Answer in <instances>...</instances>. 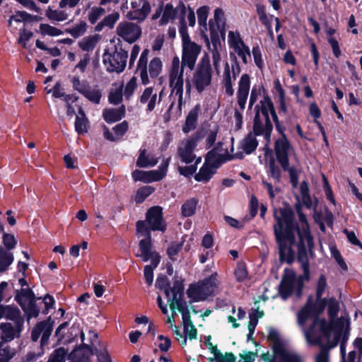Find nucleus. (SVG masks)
<instances>
[{
  "instance_id": "1",
  "label": "nucleus",
  "mask_w": 362,
  "mask_h": 362,
  "mask_svg": "<svg viewBox=\"0 0 362 362\" xmlns=\"http://www.w3.org/2000/svg\"><path fill=\"white\" fill-rule=\"evenodd\" d=\"M299 216V225L294 221V214L291 208L284 207L274 209L276 223L273 226L276 242L278 245L280 259L288 264L293 262L294 251L293 245L298 248V260L300 263L303 275L308 279L309 275V261L308 252L312 253L314 247L313 238L310 234L309 225L301 208L296 205Z\"/></svg>"
},
{
  "instance_id": "2",
  "label": "nucleus",
  "mask_w": 362,
  "mask_h": 362,
  "mask_svg": "<svg viewBox=\"0 0 362 362\" xmlns=\"http://www.w3.org/2000/svg\"><path fill=\"white\" fill-rule=\"evenodd\" d=\"M330 332L327 327L326 320L316 318L308 329H304L306 341L311 345L318 344L320 351L315 356V362H329V350L337 346L339 336L331 339ZM293 362H303L302 357L296 351L293 356Z\"/></svg>"
},
{
  "instance_id": "3",
  "label": "nucleus",
  "mask_w": 362,
  "mask_h": 362,
  "mask_svg": "<svg viewBox=\"0 0 362 362\" xmlns=\"http://www.w3.org/2000/svg\"><path fill=\"white\" fill-rule=\"evenodd\" d=\"M255 115L253 121L254 134L257 136L263 135L265 140L269 142L273 129L269 113L272 117L276 128L279 129V121L274 104L272 100L267 96L260 101V105H255Z\"/></svg>"
},
{
  "instance_id": "4",
  "label": "nucleus",
  "mask_w": 362,
  "mask_h": 362,
  "mask_svg": "<svg viewBox=\"0 0 362 362\" xmlns=\"http://www.w3.org/2000/svg\"><path fill=\"white\" fill-rule=\"evenodd\" d=\"M168 83L170 89L168 97L170 105L166 114L169 117L170 115L180 116L184 104V78L182 69L178 66L176 61L174 62L173 69L169 71Z\"/></svg>"
},
{
  "instance_id": "5",
  "label": "nucleus",
  "mask_w": 362,
  "mask_h": 362,
  "mask_svg": "<svg viewBox=\"0 0 362 362\" xmlns=\"http://www.w3.org/2000/svg\"><path fill=\"white\" fill-rule=\"evenodd\" d=\"M180 33L182 37V61L180 62L177 56H175L172 60L170 69H173L174 62L176 61L178 66L182 69V74H184L185 66H187L190 71L194 69L197 60L202 51V46L191 40L186 28H181Z\"/></svg>"
},
{
  "instance_id": "6",
  "label": "nucleus",
  "mask_w": 362,
  "mask_h": 362,
  "mask_svg": "<svg viewBox=\"0 0 362 362\" xmlns=\"http://www.w3.org/2000/svg\"><path fill=\"white\" fill-rule=\"evenodd\" d=\"M274 150L277 161L283 170L289 173L293 187H297L299 170L294 166H289L288 156L293 148L284 134H282V136L276 141Z\"/></svg>"
},
{
  "instance_id": "7",
  "label": "nucleus",
  "mask_w": 362,
  "mask_h": 362,
  "mask_svg": "<svg viewBox=\"0 0 362 362\" xmlns=\"http://www.w3.org/2000/svg\"><path fill=\"white\" fill-rule=\"evenodd\" d=\"M149 50L145 49L141 52L137 62L136 73L139 75L142 84L147 85L150 83L149 78H155L159 76L162 71L163 63L160 58H153L148 62Z\"/></svg>"
},
{
  "instance_id": "8",
  "label": "nucleus",
  "mask_w": 362,
  "mask_h": 362,
  "mask_svg": "<svg viewBox=\"0 0 362 362\" xmlns=\"http://www.w3.org/2000/svg\"><path fill=\"white\" fill-rule=\"evenodd\" d=\"M212 71L209 58L202 57L192 78V83L199 93L207 90L211 84Z\"/></svg>"
},
{
  "instance_id": "9",
  "label": "nucleus",
  "mask_w": 362,
  "mask_h": 362,
  "mask_svg": "<svg viewBox=\"0 0 362 362\" xmlns=\"http://www.w3.org/2000/svg\"><path fill=\"white\" fill-rule=\"evenodd\" d=\"M217 285L216 274H214L197 284L191 285L187 293L193 301L204 300L214 292Z\"/></svg>"
},
{
  "instance_id": "10",
  "label": "nucleus",
  "mask_w": 362,
  "mask_h": 362,
  "mask_svg": "<svg viewBox=\"0 0 362 362\" xmlns=\"http://www.w3.org/2000/svg\"><path fill=\"white\" fill-rule=\"evenodd\" d=\"M40 299L41 298H35L33 291L30 288H22L15 296V300L21 305L28 320L39 315L40 308L37 305L36 300Z\"/></svg>"
},
{
  "instance_id": "11",
  "label": "nucleus",
  "mask_w": 362,
  "mask_h": 362,
  "mask_svg": "<svg viewBox=\"0 0 362 362\" xmlns=\"http://www.w3.org/2000/svg\"><path fill=\"white\" fill-rule=\"evenodd\" d=\"M128 52L122 49H115L112 53L105 52L103 62L108 72L119 74L127 65Z\"/></svg>"
},
{
  "instance_id": "12",
  "label": "nucleus",
  "mask_w": 362,
  "mask_h": 362,
  "mask_svg": "<svg viewBox=\"0 0 362 362\" xmlns=\"http://www.w3.org/2000/svg\"><path fill=\"white\" fill-rule=\"evenodd\" d=\"M202 138V134L197 132L191 137L182 140L179 144L177 156L183 163H191L196 158L194 151Z\"/></svg>"
},
{
  "instance_id": "13",
  "label": "nucleus",
  "mask_w": 362,
  "mask_h": 362,
  "mask_svg": "<svg viewBox=\"0 0 362 362\" xmlns=\"http://www.w3.org/2000/svg\"><path fill=\"white\" fill-rule=\"evenodd\" d=\"M117 35L129 43L136 42L142 34L139 25L129 21H122L116 28Z\"/></svg>"
},
{
  "instance_id": "14",
  "label": "nucleus",
  "mask_w": 362,
  "mask_h": 362,
  "mask_svg": "<svg viewBox=\"0 0 362 362\" xmlns=\"http://www.w3.org/2000/svg\"><path fill=\"white\" fill-rule=\"evenodd\" d=\"M72 78L73 88L75 90L93 103H100L101 92L97 86H90L86 81H81L78 76H74Z\"/></svg>"
},
{
  "instance_id": "15",
  "label": "nucleus",
  "mask_w": 362,
  "mask_h": 362,
  "mask_svg": "<svg viewBox=\"0 0 362 362\" xmlns=\"http://www.w3.org/2000/svg\"><path fill=\"white\" fill-rule=\"evenodd\" d=\"M184 287L178 281L174 282L170 288L171 293H173L175 305L177 310L181 313L182 322H186L191 320L190 308L188 303L182 299ZM192 308V307H191Z\"/></svg>"
},
{
  "instance_id": "16",
  "label": "nucleus",
  "mask_w": 362,
  "mask_h": 362,
  "mask_svg": "<svg viewBox=\"0 0 362 362\" xmlns=\"http://www.w3.org/2000/svg\"><path fill=\"white\" fill-rule=\"evenodd\" d=\"M274 357H271L269 354H262L261 356L263 362H293V356L296 355V351L286 347L281 343H276L273 346Z\"/></svg>"
},
{
  "instance_id": "17",
  "label": "nucleus",
  "mask_w": 362,
  "mask_h": 362,
  "mask_svg": "<svg viewBox=\"0 0 362 362\" xmlns=\"http://www.w3.org/2000/svg\"><path fill=\"white\" fill-rule=\"evenodd\" d=\"M296 286L298 287L296 296L300 297L303 285L300 282L296 280L293 272L286 269V275L283 278L279 288V293L282 298L286 299L293 292Z\"/></svg>"
},
{
  "instance_id": "18",
  "label": "nucleus",
  "mask_w": 362,
  "mask_h": 362,
  "mask_svg": "<svg viewBox=\"0 0 362 362\" xmlns=\"http://www.w3.org/2000/svg\"><path fill=\"white\" fill-rule=\"evenodd\" d=\"M131 8L127 14V18L131 21H144L151 11V6L147 0H132Z\"/></svg>"
},
{
  "instance_id": "19",
  "label": "nucleus",
  "mask_w": 362,
  "mask_h": 362,
  "mask_svg": "<svg viewBox=\"0 0 362 362\" xmlns=\"http://www.w3.org/2000/svg\"><path fill=\"white\" fill-rule=\"evenodd\" d=\"M326 325L329 332H330L331 339H332L336 335L339 336V341L346 343L349 337V321L345 317H340L332 325Z\"/></svg>"
},
{
  "instance_id": "20",
  "label": "nucleus",
  "mask_w": 362,
  "mask_h": 362,
  "mask_svg": "<svg viewBox=\"0 0 362 362\" xmlns=\"http://www.w3.org/2000/svg\"><path fill=\"white\" fill-rule=\"evenodd\" d=\"M146 220L151 230L165 231L166 226L163 218L162 209L160 206L150 208L146 213Z\"/></svg>"
},
{
  "instance_id": "21",
  "label": "nucleus",
  "mask_w": 362,
  "mask_h": 362,
  "mask_svg": "<svg viewBox=\"0 0 362 362\" xmlns=\"http://www.w3.org/2000/svg\"><path fill=\"white\" fill-rule=\"evenodd\" d=\"M139 246L140 253H137L136 255L141 257L144 262L151 260L153 267H157L160 262V257L157 252L151 251V238L141 240Z\"/></svg>"
},
{
  "instance_id": "22",
  "label": "nucleus",
  "mask_w": 362,
  "mask_h": 362,
  "mask_svg": "<svg viewBox=\"0 0 362 362\" xmlns=\"http://www.w3.org/2000/svg\"><path fill=\"white\" fill-rule=\"evenodd\" d=\"M52 332V324L49 321H42L37 324L31 332V339L36 341L42 334L40 346L42 349L48 344L49 338Z\"/></svg>"
},
{
  "instance_id": "23",
  "label": "nucleus",
  "mask_w": 362,
  "mask_h": 362,
  "mask_svg": "<svg viewBox=\"0 0 362 362\" xmlns=\"http://www.w3.org/2000/svg\"><path fill=\"white\" fill-rule=\"evenodd\" d=\"M322 301L324 307L325 300L323 299ZM322 310L323 308L318 310L316 303L311 297L309 298L306 305L298 313V324L303 327L308 319L315 317Z\"/></svg>"
},
{
  "instance_id": "24",
  "label": "nucleus",
  "mask_w": 362,
  "mask_h": 362,
  "mask_svg": "<svg viewBox=\"0 0 362 362\" xmlns=\"http://www.w3.org/2000/svg\"><path fill=\"white\" fill-rule=\"evenodd\" d=\"M23 323H15L13 326L11 323H0L1 342H10L16 338H19L23 329Z\"/></svg>"
},
{
  "instance_id": "25",
  "label": "nucleus",
  "mask_w": 362,
  "mask_h": 362,
  "mask_svg": "<svg viewBox=\"0 0 362 362\" xmlns=\"http://www.w3.org/2000/svg\"><path fill=\"white\" fill-rule=\"evenodd\" d=\"M218 168V163L210 156V153L206 158L205 163L200 168L198 173L194 175V179L198 182H208L216 170Z\"/></svg>"
},
{
  "instance_id": "26",
  "label": "nucleus",
  "mask_w": 362,
  "mask_h": 362,
  "mask_svg": "<svg viewBox=\"0 0 362 362\" xmlns=\"http://www.w3.org/2000/svg\"><path fill=\"white\" fill-rule=\"evenodd\" d=\"M250 89V77L247 74L241 76L238 81L237 92V103L240 110L243 111L245 108Z\"/></svg>"
},
{
  "instance_id": "27",
  "label": "nucleus",
  "mask_w": 362,
  "mask_h": 362,
  "mask_svg": "<svg viewBox=\"0 0 362 362\" xmlns=\"http://www.w3.org/2000/svg\"><path fill=\"white\" fill-rule=\"evenodd\" d=\"M165 174L163 170L143 171L135 170L132 172V176L135 182L142 181L145 183H150L160 180L163 178Z\"/></svg>"
},
{
  "instance_id": "28",
  "label": "nucleus",
  "mask_w": 362,
  "mask_h": 362,
  "mask_svg": "<svg viewBox=\"0 0 362 362\" xmlns=\"http://www.w3.org/2000/svg\"><path fill=\"white\" fill-rule=\"evenodd\" d=\"M209 25L211 34L218 35V33H220L221 37L225 38V17L221 8L215 9L214 20L209 21Z\"/></svg>"
},
{
  "instance_id": "29",
  "label": "nucleus",
  "mask_w": 362,
  "mask_h": 362,
  "mask_svg": "<svg viewBox=\"0 0 362 362\" xmlns=\"http://www.w3.org/2000/svg\"><path fill=\"white\" fill-rule=\"evenodd\" d=\"M119 0H100L99 6H93L90 8L88 13V20L94 25L96 22L105 13V10L102 6H107V4L116 5L119 4Z\"/></svg>"
},
{
  "instance_id": "30",
  "label": "nucleus",
  "mask_w": 362,
  "mask_h": 362,
  "mask_svg": "<svg viewBox=\"0 0 362 362\" xmlns=\"http://www.w3.org/2000/svg\"><path fill=\"white\" fill-rule=\"evenodd\" d=\"M157 100V93L154 92L152 87L145 88L139 98L141 104L147 105V110L148 112H152L154 110L158 102Z\"/></svg>"
},
{
  "instance_id": "31",
  "label": "nucleus",
  "mask_w": 362,
  "mask_h": 362,
  "mask_svg": "<svg viewBox=\"0 0 362 362\" xmlns=\"http://www.w3.org/2000/svg\"><path fill=\"white\" fill-rule=\"evenodd\" d=\"M74 127L78 134H86L88 131L89 121L81 107H79L78 115L76 116Z\"/></svg>"
},
{
  "instance_id": "32",
  "label": "nucleus",
  "mask_w": 362,
  "mask_h": 362,
  "mask_svg": "<svg viewBox=\"0 0 362 362\" xmlns=\"http://www.w3.org/2000/svg\"><path fill=\"white\" fill-rule=\"evenodd\" d=\"M220 36H211V41L212 47L209 45V49L212 54L213 65L216 72L219 73V62L221 61V42L219 40Z\"/></svg>"
},
{
  "instance_id": "33",
  "label": "nucleus",
  "mask_w": 362,
  "mask_h": 362,
  "mask_svg": "<svg viewBox=\"0 0 362 362\" xmlns=\"http://www.w3.org/2000/svg\"><path fill=\"white\" fill-rule=\"evenodd\" d=\"M119 17L120 15L117 11H113L112 13L108 14L95 25V31L100 32L104 28L112 29L119 21Z\"/></svg>"
},
{
  "instance_id": "34",
  "label": "nucleus",
  "mask_w": 362,
  "mask_h": 362,
  "mask_svg": "<svg viewBox=\"0 0 362 362\" xmlns=\"http://www.w3.org/2000/svg\"><path fill=\"white\" fill-rule=\"evenodd\" d=\"M199 112V107L198 105H196L189 111L187 116L185 124L182 128V131L185 133H188L197 127Z\"/></svg>"
},
{
  "instance_id": "35",
  "label": "nucleus",
  "mask_w": 362,
  "mask_h": 362,
  "mask_svg": "<svg viewBox=\"0 0 362 362\" xmlns=\"http://www.w3.org/2000/svg\"><path fill=\"white\" fill-rule=\"evenodd\" d=\"M125 114V107L122 105L119 108L107 109L103 112L104 119L107 123H113L120 120Z\"/></svg>"
},
{
  "instance_id": "36",
  "label": "nucleus",
  "mask_w": 362,
  "mask_h": 362,
  "mask_svg": "<svg viewBox=\"0 0 362 362\" xmlns=\"http://www.w3.org/2000/svg\"><path fill=\"white\" fill-rule=\"evenodd\" d=\"M158 163V159L152 154H146V149H141L136 160V165L140 168L153 167Z\"/></svg>"
},
{
  "instance_id": "37",
  "label": "nucleus",
  "mask_w": 362,
  "mask_h": 362,
  "mask_svg": "<svg viewBox=\"0 0 362 362\" xmlns=\"http://www.w3.org/2000/svg\"><path fill=\"white\" fill-rule=\"evenodd\" d=\"M180 9L182 13L185 12V6L182 2L180 3L179 6H177L176 8H174L173 5L170 4H167L165 6L163 13L161 18V23H167L170 20H173L175 18L177 10Z\"/></svg>"
},
{
  "instance_id": "38",
  "label": "nucleus",
  "mask_w": 362,
  "mask_h": 362,
  "mask_svg": "<svg viewBox=\"0 0 362 362\" xmlns=\"http://www.w3.org/2000/svg\"><path fill=\"white\" fill-rule=\"evenodd\" d=\"M255 134L254 135L252 133H250L245 139L241 141L240 144V148L246 154L251 153L257 148L258 142L255 138Z\"/></svg>"
},
{
  "instance_id": "39",
  "label": "nucleus",
  "mask_w": 362,
  "mask_h": 362,
  "mask_svg": "<svg viewBox=\"0 0 362 362\" xmlns=\"http://www.w3.org/2000/svg\"><path fill=\"white\" fill-rule=\"evenodd\" d=\"M240 72V68L237 62H235L234 64L232 65L230 69L229 64L228 62L225 63L224 70L223 73V81H233L236 79L237 76Z\"/></svg>"
},
{
  "instance_id": "40",
  "label": "nucleus",
  "mask_w": 362,
  "mask_h": 362,
  "mask_svg": "<svg viewBox=\"0 0 362 362\" xmlns=\"http://www.w3.org/2000/svg\"><path fill=\"white\" fill-rule=\"evenodd\" d=\"M93 354L89 346L83 344L82 347L75 349L71 354L78 362H88L90 356Z\"/></svg>"
},
{
  "instance_id": "41",
  "label": "nucleus",
  "mask_w": 362,
  "mask_h": 362,
  "mask_svg": "<svg viewBox=\"0 0 362 362\" xmlns=\"http://www.w3.org/2000/svg\"><path fill=\"white\" fill-rule=\"evenodd\" d=\"M4 318L13 321L14 323H23L20 310L14 305H5Z\"/></svg>"
},
{
  "instance_id": "42",
  "label": "nucleus",
  "mask_w": 362,
  "mask_h": 362,
  "mask_svg": "<svg viewBox=\"0 0 362 362\" xmlns=\"http://www.w3.org/2000/svg\"><path fill=\"white\" fill-rule=\"evenodd\" d=\"M99 40L100 37L97 35L87 36L78 42V46L83 51L90 52L95 47Z\"/></svg>"
},
{
  "instance_id": "43",
  "label": "nucleus",
  "mask_w": 362,
  "mask_h": 362,
  "mask_svg": "<svg viewBox=\"0 0 362 362\" xmlns=\"http://www.w3.org/2000/svg\"><path fill=\"white\" fill-rule=\"evenodd\" d=\"M198 201L194 199L187 200L181 206L182 215L185 217L192 216L196 210Z\"/></svg>"
},
{
  "instance_id": "44",
  "label": "nucleus",
  "mask_w": 362,
  "mask_h": 362,
  "mask_svg": "<svg viewBox=\"0 0 362 362\" xmlns=\"http://www.w3.org/2000/svg\"><path fill=\"white\" fill-rule=\"evenodd\" d=\"M228 43L233 50L245 45L241 36L238 32L229 31L228 35Z\"/></svg>"
},
{
  "instance_id": "45",
  "label": "nucleus",
  "mask_w": 362,
  "mask_h": 362,
  "mask_svg": "<svg viewBox=\"0 0 362 362\" xmlns=\"http://www.w3.org/2000/svg\"><path fill=\"white\" fill-rule=\"evenodd\" d=\"M123 86L120 85L112 88L109 93L108 100L111 104L117 105L122 101L123 96Z\"/></svg>"
},
{
  "instance_id": "46",
  "label": "nucleus",
  "mask_w": 362,
  "mask_h": 362,
  "mask_svg": "<svg viewBox=\"0 0 362 362\" xmlns=\"http://www.w3.org/2000/svg\"><path fill=\"white\" fill-rule=\"evenodd\" d=\"M46 16L51 21H63L68 18L69 15L65 11L53 10L49 7L46 10Z\"/></svg>"
},
{
  "instance_id": "47",
  "label": "nucleus",
  "mask_w": 362,
  "mask_h": 362,
  "mask_svg": "<svg viewBox=\"0 0 362 362\" xmlns=\"http://www.w3.org/2000/svg\"><path fill=\"white\" fill-rule=\"evenodd\" d=\"M212 354L216 362H235L236 357L232 353L223 354L216 347H212Z\"/></svg>"
},
{
  "instance_id": "48",
  "label": "nucleus",
  "mask_w": 362,
  "mask_h": 362,
  "mask_svg": "<svg viewBox=\"0 0 362 362\" xmlns=\"http://www.w3.org/2000/svg\"><path fill=\"white\" fill-rule=\"evenodd\" d=\"M16 353L17 351L15 348L4 342H0V358L9 362L16 355Z\"/></svg>"
},
{
  "instance_id": "49",
  "label": "nucleus",
  "mask_w": 362,
  "mask_h": 362,
  "mask_svg": "<svg viewBox=\"0 0 362 362\" xmlns=\"http://www.w3.org/2000/svg\"><path fill=\"white\" fill-rule=\"evenodd\" d=\"M13 261L11 253L5 251L0 247V272H4Z\"/></svg>"
},
{
  "instance_id": "50",
  "label": "nucleus",
  "mask_w": 362,
  "mask_h": 362,
  "mask_svg": "<svg viewBox=\"0 0 362 362\" xmlns=\"http://www.w3.org/2000/svg\"><path fill=\"white\" fill-rule=\"evenodd\" d=\"M86 23L81 21L76 24L73 28L66 29V32L69 33L72 37L78 38L86 33Z\"/></svg>"
},
{
  "instance_id": "51",
  "label": "nucleus",
  "mask_w": 362,
  "mask_h": 362,
  "mask_svg": "<svg viewBox=\"0 0 362 362\" xmlns=\"http://www.w3.org/2000/svg\"><path fill=\"white\" fill-rule=\"evenodd\" d=\"M40 33L42 35L59 36L63 34V32L54 26L49 24L42 23L40 25Z\"/></svg>"
},
{
  "instance_id": "52",
  "label": "nucleus",
  "mask_w": 362,
  "mask_h": 362,
  "mask_svg": "<svg viewBox=\"0 0 362 362\" xmlns=\"http://www.w3.org/2000/svg\"><path fill=\"white\" fill-rule=\"evenodd\" d=\"M269 175L272 179L274 180L275 182H279L281 180V172L279 167L276 164L275 160L272 159L269 163Z\"/></svg>"
},
{
  "instance_id": "53",
  "label": "nucleus",
  "mask_w": 362,
  "mask_h": 362,
  "mask_svg": "<svg viewBox=\"0 0 362 362\" xmlns=\"http://www.w3.org/2000/svg\"><path fill=\"white\" fill-rule=\"evenodd\" d=\"M235 54L242 59L245 64H247L251 59L250 50L245 44L233 50Z\"/></svg>"
},
{
  "instance_id": "54",
  "label": "nucleus",
  "mask_w": 362,
  "mask_h": 362,
  "mask_svg": "<svg viewBox=\"0 0 362 362\" xmlns=\"http://www.w3.org/2000/svg\"><path fill=\"white\" fill-rule=\"evenodd\" d=\"M154 191V188L151 186H144L139 188L137 190L135 201L137 203L143 202L146 197H148L150 194H151Z\"/></svg>"
},
{
  "instance_id": "55",
  "label": "nucleus",
  "mask_w": 362,
  "mask_h": 362,
  "mask_svg": "<svg viewBox=\"0 0 362 362\" xmlns=\"http://www.w3.org/2000/svg\"><path fill=\"white\" fill-rule=\"evenodd\" d=\"M182 325L186 337H188L191 340L197 339V330L193 325L192 320L186 322H182Z\"/></svg>"
},
{
  "instance_id": "56",
  "label": "nucleus",
  "mask_w": 362,
  "mask_h": 362,
  "mask_svg": "<svg viewBox=\"0 0 362 362\" xmlns=\"http://www.w3.org/2000/svg\"><path fill=\"white\" fill-rule=\"evenodd\" d=\"M137 87L136 78L133 76L126 84L124 90V95L127 100H129Z\"/></svg>"
},
{
  "instance_id": "57",
  "label": "nucleus",
  "mask_w": 362,
  "mask_h": 362,
  "mask_svg": "<svg viewBox=\"0 0 362 362\" xmlns=\"http://www.w3.org/2000/svg\"><path fill=\"white\" fill-rule=\"evenodd\" d=\"M209 12V7L204 6L198 8L197 13L198 17V23L200 26L206 28V21Z\"/></svg>"
},
{
  "instance_id": "58",
  "label": "nucleus",
  "mask_w": 362,
  "mask_h": 362,
  "mask_svg": "<svg viewBox=\"0 0 362 362\" xmlns=\"http://www.w3.org/2000/svg\"><path fill=\"white\" fill-rule=\"evenodd\" d=\"M66 350L61 347L57 349L49 356L47 362H65Z\"/></svg>"
},
{
  "instance_id": "59",
  "label": "nucleus",
  "mask_w": 362,
  "mask_h": 362,
  "mask_svg": "<svg viewBox=\"0 0 362 362\" xmlns=\"http://www.w3.org/2000/svg\"><path fill=\"white\" fill-rule=\"evenodd\" d=\"M340 352L341 356V362H355L357 358L356 351H351L346 358V343L341 342Z\"/></svg>"
},
{
  "instance_id": "60",
  "label": "nucleus",
  "mask_w": 362,
  "mask_h": 362,
  "mask_svg": "<svg viewBox=\"0 0 362 362\" xmlns=\"http://www.w3.org/2000/svg\"><path fill=\"white\" fill-rule=\"evenodd\" d=\"M30 18H31V15L25 11H18L16 13V14L11 16L8 24L9 25H11V22L13 21L16 22H28L30 21Z\"/></svg>"
},
{
  "instance_id": "61",
  "label": "nucleus",
  "mask_w": 362,
  "mask_h": 362,
  "mask_svg": "<svg viewBox=\"0 0 362 362\" xmlns=\"http://www.w3.org/2000/svg\"><path fill=\"white\" fill-rule=\"evenodd\" d=\"M235 276L238 281H243L247 277V271L245 264L239 263L235 270Z\"/></svg>"
},
{
  "instance_id": "62",
  "label": "nucleus",
  "mask_w": 362,
  "mask_h": 362,
  "mask_svg": "<svg viewBox=\"0 0 362 362\" xmlns=\"http://www.w3.org/2000/svg\"><path fill=\"white\" fill-rule=\"evenodd\" d=\"M20 36L18 40V43L21 45L23 48L27 49L28 47V42L30 40V39L33 37V34L32 32L26 31L25 30H20Z\"/></svg>"
},
{
  "instance_id": "63",
  "label": "nucleus",
  "mask_w": 362,
  "mask_h": 362,
  "mask_svg": "<svg viewBox=\"0 0 362 362\" xmlns=\"http://www.w3.org/2000/svg\"><path fill=\"white\" fill-rule=\"evenodd\" d=\"M150 228L147 227L146 223L144 221H139L136 223V230L141 235L145 236L146 238H151Z\"/></svg>"
},
{
  "instance_id": "64",
  "label": "nucleus",
  "mask_w": 362,
  "mask_h": 362,
  "mask_svg": "<svg viewBox=\"0 0 362 362\" xmlns=\"http://www.w3.org/2000/svg\"><path fill=\"white\" fill-rule=\"evenodd\" d=\"M339 303L334 298H331L328 303V313L331 318H334L337 315L339 312Z\"/></svg>"
}]
</instances>
